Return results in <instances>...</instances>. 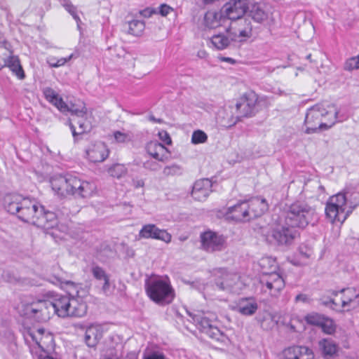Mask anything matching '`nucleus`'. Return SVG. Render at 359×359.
<instances>
[{
    "label": "nucleus",
    "instance_id": "8",
    "mask_svg": "<svg viewBox=\"0 0 359 359\" xmlns=\"http://www.w3.org/2000/svg\"><path fill=\"white\" fill-rule=\"evenodd\" d=\"M258 97L254 92H250L244 94L236 104V110L238 115L224 123L225 127H231L240 121L242 118L251 117L255 114V107L257 103Z\"/></svg>",
    "mask_w": 359,
    "mask_h": 359
},
{
    "label": "nucleus",
    "instance_id": "36",
    "mask_svg": "<svg viewBox=\"0 0 359 359\" xmlns=\"http://www.w3.org/2000/svg\"><path fill=\"white\" fill-rule=\"evenodd\" d=\"M6 67H8L18 79H23L25 78V72L17 55H13L8 60Z\"/></svg>",
    "mask_w": 359,
    "mask_h": 359
},
{
    "label": "nucleus",
    "instance_id": "48",
    "mask_svg": "<svg viewBox=\"0 0 359 359\" xmlns=\"http://www.w3.org/2000/svg\"><path fill=\"white\" fill-rule=\"evenodd\" d=\"M299 252L301 258L310 259L313 255V250L306 245H301Z\"/></svg>",
    "mask_w": 359,
    "mask_h": 359
},
{
    "label": "nucleus",
    "instance_id": "55",
    "mask_svg": "<svg viewBox=\"0 0 359 359\" xmlns=\"http://www.w3.org/2000/svg\"><path fill=\"white\" fill-rule=\"evenodd\" d=\"M296 302H307L308 297L306 294H300L295 297Z\"/></svg>",
    "mask_w": 359,
    "mask_h": 359
},
{
    "label": "nucleus",
    "instance_id": "60",
    "mask_svg": "<svg viewBox=\"0 0 359 359\" xmlns=\"http://www.w3.org/2000/svg\"><path fill=\"white\" fill-rule=\"evenodd\" d=\"M57 58L52 57L48 58V63L51 67V63H57Z\"/></svg>",
    "mask_w": 359,
    "mask_h": 359
},
{
    "label": "nucleus",
    "instance_id": "19",
    "mask_svg": "<svg viewBox=\"0 0 359 359\" xmlns=\"http://www.w3.org/2000/svg\"><path fill=\"white\" fill-rule=\"evenodd\" d=\"M69 111H72L74 116L72 121L78 126V127H76L74 123H70V128L73 136L76 137L77 135H81L89 131L90 126L84 117L86 115V109L83 108L82 109L76 110L70 109Z\"/></svg>",
    "mask_w": 359,
    "mask_h": 359
},
{
    "label": "nucleus",
    "instance_id": "25",
    "mask_svg": "<svg viewBox=\"0 0 359 359\" xmlns=\"http://www.w3.org/2000/svg\"><path fill=\"white\" fill-rule=\"evenodd\" d=\"M146 149L147 153L158 161L163 162L168 158V149L164 145L156 141L149 142Z\"/></svg>",
    "mask_w": 359,
    "mask_h": 359
},
{
    "label": "nucleus",
    "instance_id": "62",
    "mask_svg": "<svg viewBox=\"0 0 359 359\" xmlns=\"http://www.w3.org/2000/svg\"><path fill=\"white\" fill-rule=\"evenodd\" d=\"M203 1L205 4H209V3L214 1L215 0H203Z\"/></svg>",
    "mask_w": 359,
    "mask_h": 359
},
{
    "label": "nucleus",
    "instance_id": "14",
    "mask_svg": "<svg viewBox=\"0 0 359 359\" xmlns=\"http://www.w3.org/2000/svg\"><path fill=\"white\" fill-rule=\"evenodd\" d=\"M248 8L246 0H230L224 6L222 12L228 21H233L243 18Z\"/></svg>",
    "mask_w": 359,
    "mask_h": 359
},
{
    "label": "nucleus",
    "instance_id": "45",
    "mask_svg": "<svg viewBox=\"0 0 359 359\" xmlns=\"http://www.w3.org/2000/svg\"><path fill=\"white\" fill-rule=\"evenodd\" d=\"M163 172L166 176L176 175L182 173V169L177 165H172L165 167Z\"/></svg>",
    "mask_w": 359,
    "mask_h": 359
},
{
    "label": "nucleus",
    "instance_id": "28",
    "mask_svg": "<svg viewBox=\"0 0 359 359\" xmlns=\"http://www.w3.org/2000/svg\"><path fill=\"white\" fill-rule=\"evenodd\" d=\"M226 22H228V20L225 18L223 12L208 11L204 17V25L210 29L219 27Z\"/></svg>",
    "mask_w": 359,
    "mask_h": 359
},
{
    "label": "nucleus",
    "instance_id": "1",
    "mask_svg": "<svg viewBox=\"0 0 359 359\" xmlns=\"http://www.w3.org/2000/svg\"><path fill=\"white\" fill-rule=\"evenodd\" d=\"M3 203L8 212L15 214L22 221L39 228L49 229L57 224L55 212L46 210L43 205L27 198H23L21 195L7 194L4 198Z\"/></svg>",
    "mask_w": 359,
    "mask_h": 359
},
{
    "label": "nucleus",
    "instance_id": "58",
    "mask_svg": "<svg viewBox=\"0 0 359 359\" xmlns=\"http://www.w3.org/2000/svg\"><path fill=\"white\" fill-rule=\"evenodd\" d=\"M141 15L145 18H149L151 15L152 12L149 9H145L140 12Z\"/></svg>",
    "mask_w": 359,
    "mask_h": 359
},
{
    "label": "nucleus",
    "instance_id": "2",
    "mask_svg": "<svg viewBox=\"0 0 359 359\" xmlns=\"http://www.w3.org/2000/svg\"><path fill=\"white\" fill-rule=\"evenodd\" d=\"M53 190L60 196L76 195L81 198L92 196L95 190L93 183L83 181L74 176L56 175L51 178Z\"/></svg>",
    "mask_w": 359,
    "mask_h": 359
},
{
    "label": "nucleus",
    "instance_id": "18",
    "mask_svg": "<svg viewBox=\"0 0 359 359\" xmlns=\"http://www.w3.org/2000/svg\"><path fill=\"white\" fill-rule=\"evenodd\" d=\"M139 236L144 238H153L164 241L166 243L171 242L172 236L165 229H158L155 224L144 225L140 231Z\"/></svg>",
    "mask_w": 359,
    "mask_h": 359
},
{
    "label": "nucleus",
    "instance_id": "11",
    "mask_svg": "<svg viewBox=\"0 0 359 359\" xmlns=\"http://www.w3.org/2000/svg\"><path fill=\"white\" fill-rule=\"evenodd\" d=\"M226 31L234 41L242 42L252 36L251 21L244 18L231 21Z\"/></svg>",
    "mask_w": 359,
    "mask_h": 359
},
{
    "label": "nucleus",
    "instance_id": "33",
    "mask_svg": "<svg viewBox=\"0 0 359 359\" xmlns=\"http://www.w3.org/2000/svg\"><path fill=\"white\" fill-rule=\"evenodd\" d=\"M258 305L254 300L242 299L240 301L237 310L244 316L253 315L257 310Z\"/></svg>",
    "mask_w": 359,
    "mask_h": 359
},
{
    "label": "nucleus",
    "instance_id": "51",
    "mask_svg": "<svg viewBox=\"0 0 359 359\" xmlns=\"http://www.w3.org/2000/svg\"><path fill=\"white\" fill-rule=\"evenodd\" d=\"M158 135L160 139L163 141L165 144H171V139L169 135L165 131L159 132Z\"/></svg>",
    "mask_w": 359,
    "mask_h": 359
},
{
    "label": "nucleus",
    "instance_id": "52",
    "mask_svg": "<svg viewBox=\"0 0 359 359\" xmlns=\"http://www.w3.org/2000/svg\"><path fill=\"white\" fill-rule=\"evenodd\" d=\"M172 10V8L170 6L163 4L160 7V13L163 16H166Z\"/></svg>",
    "mask_w": 359,
    "mask_h": 359
},
{
    "label": "nucleus",
    "instance_id": "15",
    "mask_svg": "<svg viewBox=\"0 0 359 359\" xmlns=\"http://www.w3.org/2000/svg\"><path fill=\"white\" fill-rule=\"evenodd\" d=\"M260 283L273 297H277L285 287L283 278L276 272L264 274L261 277Z\"/></svg>",
    "mask_w": 359,
    "mask_h": 359
},
{
    "label": "nucleus",
    "instance_id": "53",
    "mask_svg": "<svg viewBox=\"0 0 359 359\" xmlns=\"http://www.w3.org/2000/svg\"><path fill=\"white\" fill-rule=\"evenodd\" d=\"M65 8L74 17V19L79 20V18L77 16L76 13V8L74 6L67 4L65 6Z\"/></svg>",
    "mask_w": 359,
    "mask_h": 359
},
{
    "label": "nucleus",
    "instance_id": "17",
    "mask_svg": "<svg viewBox=\"0 0 359 359\" xmlns=\"http://www.w3.org/2000/svg\"><path fill=\"white\" fill-rule=\"evenodd\" d=\"M71 297L59 295L56 296L53 302L49 301L50 307L48 305L46 311H48V319L50 315L56 313L59 317L65 318L68 317V309L69 306Z\"/></svg>",
    "mask_w": 359,
    "mask_h": 359
},
{
    "label": "nucleus",
    "instance_id": "13",
    "mask_svg": "<svg viewBox=\"0 0 359 359\" xmlns=\"http://www.w3.org/2000/svg\"><path fill=\"white\" fill-rule=\"evenodd\" d=\"M201 248L208 252L222 251L226 247V239L223 235L207 231L200 236Z\"/></svg>",
    "mask_w": 359,
    "mask_h": 359
},
{
    "label": "nucleus",
    "instance_id": "27",
    "mask_svg": "<svg viewBox=\"0 0 359 359\" xmlns=\"http://www.w3.org/2000/svg\"><path fill=\"white\" fill-rule=\"evenodd\" d=\"M247 202L251 219L262 216L268 210V203L264 198L256 197Z\"/></svg>",
    "mask_w": 359,
    "mask_h": 359
},
{
    "label": "nucleus",
    "instance_id": "44",
    "mask_svg": "<svg viewBox=\"0 0 359 359\" xmlns=\"http://www.w3.org/2000/svg\"><path fill=\"white\" fill-rule=\"evenodd\" d=\"M344 69L347 71H352L359 69V57H353L346 60L344 65Z\"/></svg>",
    "mask_w": 359,
    "mask_h": 359
},
{
    "label": "nucleus",
    "instance_id": "57",
    "mask_svg": "<svg viewBox=\"0 0 359 359\" xmlns=\"http://www.w3.org/2000/svg\"><path fill=\"white\" fill-rule=\"evenodd\" d=\"M332 298H329V299H325V298H322L321 299V302H322V304L325 306H330V308H332V303L330 302V299H332Z\"/></svg>",
    "mask_w": 359,
    "mask_h": 359
},
{
    "label": "nucleus",
    "instance_id": "40",
    "mask_svg": "<svg viewBox=\"0 0 359 359\" xmlns=\"http://www.w3.org/2000/svg\"><path fill=\"white\" fill-rule=\"evenodd\" d=\"M208 140V135L201 130L194 131L191 136V142L194 144L205 143Z\"/></svg>",
    "mask_w": 359,
    "mask_h": 359
},
{
    "label": "nucleus",
    "instance_id": "38",
    "mask_svg": "<svg viewBox=\"0 0 359 359\" xmlns=\"http://www.w3.org/2000/svg\"><path fill=\"white\" fill-rule=\"evenodd\" d=\"M108 172L111 177L120 179L126 175L128 169L123 164L116 163L108 169Z\"/></svg>",
    "mask_w": 359,
    "mask_h": 359
},
{
    "label": "nucleus",
    "instance_id": "31",
    "mask_svg": "<svg viewBox=\"0 0 359 359\" xmlns=\"http://www.w3.org/2000/svg\"><path fill=\"white\" fill-rule=\"evenodd\" d=\"M318 344L320 351L324 356H332L338 351L337 344L331 339H320Z\"/></svg>",
    "mask_w": 359,
    "mask_h": 359
},
{
    "label": "nucleus",
    "instance_id": "29",
    "mask_svg": "<svg viewBox=\"0 0 359 359\" xmlns=\"http://www.w3.org/2000/svg\"><path fill=\"white\" fill-rule=\"evenodd\" d=\"M269 9L266 4L257 3L252 6L250 10V16L255 22L262 23L269 18Z\"/></svg>",
    "mask_w": 359,
    "mask_h": 359
},
{
    "label": "nucleus",
    "instance_id": "61",
    "mask_svg": "<svg viewBox=\"0 0 359 359\" xmlns=\"http://www.w3.org/2000/svg\"><path fill=\"white\" fill-rule=\"evenodd\" d=\"M198 55L200 57H205L206 55V53L205 51H201V52H198Z\"/></svg>",
    "mask_w": 359,
    "mask_h": 359
},
{
    "label": "nucleus",
    "instance_id": "56",
    "mask_svg": "<svg viewBox=\"0 0 359 359\" xmlns=\"http://www.w3.org/2000/svg\"><path fill=\"white\" fill-rule=\"evenodd\" d=\"M220 60L221 61H223V62H227L230 64H235L236 63V60L231 57H222L220 58Z\"/></svg>",
    "mask_w": 359,
    "mask_h": 359
},
{
    "label": "nucleus",
    "instance_id": "43",
    "mask_svg": "<svg viewBox=\"0 0 359 359\" xmlns=\"http://www.w3.org/2000/svg\"><path fill=\"white\" fill-rule=\"evenodd\" d=\"M276 324L277 321L274 319V316L269 315L268 316L264 317L261 323V326L264 330H269L274 327Z\"/></svg>",
    "mask_w": 359,
    "mask_h": 359
},
{
    "label": "nucleus",
    "instance_id": "59",
    "mask_svg": "<svg viewBox=\"0 0 359 359\" xmlns=\"http://www.w3.org/2000/svg\"><path fill=\"white\" fill-rule=\"evenodd\" d=\"M149 119L151 121H153V122H155V123H162L163 121L160 118H156L154 116L151 115L149 116Z\"/></svg>",
    "mask_w": 359,
    "mask_h": 359
},
{
    "label": "nucleus",
    "instance_id": "37",
    "mask_svg": "<svg viewBox=\"0 0 359 359\" xmlns=\"http://www.w3.org/2000/svg\"><path fill=\"white\" fill-rule=\"evenodd\" d=\"M145 28L144 22L139 20H133L128 22V33L133 36L142 35Z\"/></svg>",
    "mask_w": 359,
    "mask_h": 359
},
{
    "label": "nucleus",
    "instance_id": "32",
    "mask_svg": "<svg viewBox=\"0 0 359 359\" xmlns=\"http://www.w3.org/2000/svg\"><path fill=\"white\" fill-rule=\"evenodd\" d=\"M13 47L6 40L0 41V69L5 67L6 61L13 55Z\"/></svg>",
    "mask_w": 359,
    "mask_h": 359
},
{
    "label": "nucleus",
    "instance_id": "5",
    "mask_svg": "<svg viewBox=\"0 0 359 359\" xmlns=\"http://www.w3.org/2000/svg\"><path fill=\"white\" fill-rule=\"evenodd\" d=\"M50 281L55 285H59L60 287L67 291L71 297L69 306L68 309V317L81 318L87 313V305L85 302L78 296L79 289L81 285L75 283L67 280L63 277L53 276Z\"/></svg>",
    "mask_w": 359,
    "mask_h": 359
},
{
    "label": "nucleus",
    "instance_id": "16",
    "mask_svg": "<svg viewBox=\"0 0 359 359\" xmlns=\"http://www.w3.org/2000/svg\"><path fill=\"white\" fill-rule=\"evenodd\" d=\"M213 274L218 279L216 281V285L221 290L233 287L240 279L238 273L227 271L226 269L222 268L214 269Z\"/></svg>",
    "mask_w": 359,
    "mask_h": 359
},
{
    "label": "nucleus",
    "instance_id": "21",
    "mask_svg": "<svg viewBox=\"0 0 359 359\" xmlns=\"http://www.w3.org/2000/svg\"><path fill=\"white\" fill-rule=\"evenodd\" d=\"M283 359H314L312 349L305 346H293L283 351Z\"/></svg>",
    "mask_w": 359,
    "mask_h": 359
},
{
    "label": "nucleus",
    "instance_id": "41",
    "mask_svg": "<svg viewBox=\"0 0 359 359\" xmlns=\"http://www.w3.org/2000/svg\"><path fill=\"white\" fill-rule=\"evenodd\" d=\"M324 318V316L314 313L307 315L305 320L308 324L320 326Z\"/></svg>",
    "mask_w": 359,
    "mask_h": 359
},
{
    "label": "nucleus",
    "instance_id": "54",
    "mask_svg": "<svg viewBox=\"0 0 359 359\" xmlns=\"http://www.w3.org/2000/svg\"><path fill=\"white\" fill-rule=\"evenodd\" d=\"M133 184L135 188H140L144 187V182L142 180H133Z\"/></svg>",
    "mask_w": 359,
    "mask_h": 359
},
{
    "label": "nucleus",
    "instance_id": "23",
    "mask_svg": "<svg viewBox=\"0 0 359 359\" xmlns=\"http://www.w3.org/2000/svg\"><path fill=\"white\" fill-rule=\"evenodd\" d=\"M227 213L236 221H248L251 219L247 201H240L236 205L229 207Z\"/></svg>",
    "mask_w": 359,
    "mask_h": 359
},
{
    "label": "nucleus",
    "instance_id": "47",
    "mask_svg": "<svg viewBox=\"0 0 359 359\" xmlns=\"http://www.w3.org/2000/svg\"><path fill=\"white\" fill-rule=\"evenodd\" d=\"M114 135L115 140L120 143L127 142L132 140V137L130 134L121 133L120 131L115 132Z\"/></svg>",
    "mask_w": 359,
    "mask_h": 359
},
{
    "label": "nucleus",
    "instance_id": "63",
    "mask_svg": "<svg viewBox=\"0 0 359 359\" xmlns=\"http://www.w3.org/2000/svg\"><path fill=\"white\" fill-rule=\"evenodd\" d=\"M311 54H309V55H307L306 58H307V59H311Z\"/></svg>",
    "mask_w": 359,
    "mask_h": 359
},
{
    "label": "nucleus",
    "instance_id": "20",
    "mask_svg": "<svg viewBox=\"0 0 359 359\" xmlns=\"http://www.w3.org/2000/svg\"><path fill=\"white\" fill-rule=\"evenodd\" d=\"M109 151L103 142H96L90 144L86 149L88 160L92 163L103 162L109 156Z\"/></svg>",
    "mask_w": 359,
    "mask_h": 359
},
{
    "label": "nucleus",
    "instance_id": "12",
    "mask_svg": "<svg viewBox=\"0 0 359 359\" xmlns=\"http://www.w3.org/2000/svg\"><path fill=\"white\" fill-rule=\"evenodd\" d=\"M271 237L278 245L289 246L293 244L294 240L299 237V232L296 229L285 224V222L279 219V223L271 231Z\"/></svg>",
    "mask_w": 359,
    "mask_h": 359
},
{
    "label": "nucleus",
    "instance_id": "10",
    "mask_svg": "<svg viewBox=\"0 0 359 359\" xmlns=\"http://www.w3.org/2000/svg\"><path fill=\"white\" fill-rule=\"evenodd\" d=\"M48 305L50 307L49 301L38 300L29 301L24 299L20 306V312L27 318H33L38 321H46L48 320V311H46Z\"/></svg>",
    "mask_w": 359,
    "mask_h": 359
},
{
    "label": "nucleus",
    "instance_id": "42",
    "mask_svg": "<svg viewBox=\"0 0 359 359\" xmlns=\"http://www.w3.org/2000/svg\"><path fill=\"white\" fill-rule=\"evenodd\" d=\"M203 324L207 325L208 327L205 332L210 337L219 339V337L221 336L222 333L218 328L210 325L208 321L205 319L203 320Z\"/></svg>",
    "mask_w": 359,
    "mask_h": 359
},
{
    "label": "nucleus",
    "instance_id": "9",
    "mask_svg": "<svg viewBox=\"0 0 359 359\" xmlns=\"http://www.w3.org/2000/svg\"><path fill=\"white\" fill-rule=\"evenodd\" d=\"M333 299H330L332 309L337 311H349L358 304L359 292L355 288L348 287L339 292H333Z\"/></svg>",
    "mask_w": 359,
    "mask_h": 359
},
{
    "label": "nucleus",
    "instance_id": "34",
    "mask_svg": "<svg viewBox=\"0 0 359 359\" xmlns=\"http://www.w3.org/2000/svg\"><path fill=\"white\" fill-rule=\"evenodd\" d=\"M91 272L95 278L98 280L104 281L102 290L103 292L106 294L110 287L109 276L106 273L105 271L99 266H93L91 269Z\"/></svg>",
    "mask_w": 359,
    "mask_h": 359
},
{
    "label": "nucleus",
    "instance_id": "6",
    "mask_svg": "<svg viewBox=\"0 0 359 359\" xmlns=\"http://www.w3.org/2000/svg\"><path fill=\"white\" fill-rule=\"evenodd\" d=\"M145 290L154 302L161 306L171 303L175 297V292L169 280L160 277L147 280Z\"/></svg>",
    "mask_w": 359,
    "mask_h": 359
},
{
    "label": "nucleus",
    "instance_id": "24",
    "mask_svg": "<svg viewBox=\"0 0 359 359\" xmlns=\"http://www.w3.org/2000/svg\"><path fill=\"white\" fill-rule=\"evenodd\" d=\"M102 327L97 324L88 326L86 330L85 342L89 347H95L102 338Z\"/></svg>",
    "mask_w": 359,
    "mask_h": 359
},
{
    "label": "nucleus",
    "instance_id": "7",
    "mask_svg": "<svg viewBox=\"0 0 359 359\" xmlns=\"http://www.w3.org/2000/svg\"><path fill=\"white\" fill-rule=\"evenodd\" d=\"M346 198L344 194L339 193L329 198L325 207V215L332 223L344 222L346 219Z\"/></svg>",
    "mask_w": 359,
    "mask_h": 359
},
{
    "label": "nucleus",
    "instance_id": "30",
    "mask_svg": "<svg viewBox=\"0 0 359 359\" xmlns=\"http://www.w3.org/2000/svg\"><path fill=\"white\" fill-rule=\"evenodd\" d=\"M43 95L46 99L54 104L60 111L62 112L69 111L70 109L67 104L63 101L62 98L52 88H46L43 90Z\"/></svg>",
    "mask_w": 359,
    "mask_h": 359
},
{
    "label": "nucleus",
    "instance_id": "26",
    "mask_svg": "<svg viewBox=\"0 0 359 359\" xmlns=\"http://www.w3.org/2000/svg\"><path fill=\"white\" fill-rule=\"evenodd\" d=\"M45 330L42 328L37 329L36 330L28 332L27 337L35 342V344L43 351H46L48 348V343L52 342L53 337L51 335L44 334Z\"/></svg>",
    "mask_w": 359,
    "mask_h": 359
},
{
    "label": "nucleus",
    "instance_id": "3",
    "mask_svg": "<svg viewBox=\"0 0 359 359\" xmlns=\"http://www.w3.org/2000/svg\"><path fill=\"white\" fill-rule=\"evenodd\" d=\"M338 110L334 105L316 104L308 109L304 123L307 134L316 133L319 130H327L336 122Z\"/></svg>",
    "mask_w": 359,
    "mask_h": 359
},
{
    "label": "nucleus",
    "instance_id": "39",
    "mask_svg": "<svg viewBox=\"0 0 359 359\" xmlns=\"http://www.w3.org/2000/svg\"><path fill=\"white\" fill-rule=\"evenodd\" d=\"M323 332L327 334H332L336 330V326L333 320L328 318H324L323 322L320 325Z\"/></svg>",
    "mask_w": 359,
    "mask_h": 359
},
{
    "label": "nucleus",
    "instance_id": "4",
    "mask_svg": "<svg viewBox=\"0 0 359 359\" xmlns=\"http://www.w3.org/2000/svg\"><path fill=\"white\" fill-rule=\"evenodd\" d=\"M280 219L294 229L304 228L316 219V213L309 205L297 202L290 205Z\"/></svg>",
    "mask_w": 359,
    "mask_h": 359
},
{
    "label": "nucleus",
    "instance_id": "22",
    "mask_svg": "<svg viewBox=\"0 0 359 359\" xmlns=\"http://www.w3.org/2000/svg\"><path fill=\"white\" fill-rule=\"evenodd\" d=\"M212 182L208 179H201L197 180L192 189L191 196L197 201H202L207 198L212 191Z\"/></svg>",
    "mask_w": 359,
    "mask_h": 359
},
{
    "label": "nucleus",
    "instance_id": "46",
    "mask_svg": "<svg viewBox=\"0 0 359 359\" xmlns=\"http://www.w3.org/2000/svg\"><path fill=\"white\" fill-rule=\"evenodd\" d=\"M143 359H168L163 353L158 351L145 352L143 354Z\"/></svg>",
    "mask_w": 359,
    "mask_h": 359
},
{
    "label": "nucleus",
    "instance_id": "35",
    "mask_svg": "<svg viewBox=\"0 0 359 359\" xmlns=\"http://www.w3.org/2000/svg\"><path fill=\"white\" fill-rule=\"evenodd\" d=\"M231 41H234L231 39L228 33L227 36L224 34H215L210 39L212 45L217 50L226 48L230 45Z\"/></svg>",
    "mask_w": 359,
    "mask_h": 359
},
{
    "label": "nucleus",
    "instance_id": "50",
    "mask_svg": "<svg viewBox=\"0 0 359 359\" xmlns=\"http://www.w3.org/2000/svg\"><path fill=\"white\" fill-rule=\"evenodd\" d=\"M144 168L151 170H157L159 168V165L156 162L147 161L144 163Z\"/></svg>",
    "mask_w": 359,
    "mask_h": 359
},
{
    "label": "nucleus",
    "instance_id": "49",
    "mask_svg": "<svg viewBox=\"0 0 359 359\" xmlns=\"http://www.w3.org/2000/svg\"><path fill=\"white\" fill-rule=\"evenodd\" d=\"M73 57H74V54H71L67 57H61L60 59H57V63H51V67H59L63 66V65H65V64L66 62L69 61Z\"/></svg>",
    "mask_w": 359,
    "mask_h": 359
}]
</instances>
